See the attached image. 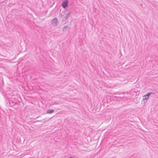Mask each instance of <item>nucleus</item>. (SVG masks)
<instances>
[{
	"instance_id": "f257e3e1",
	"label": "nucleus",
	"mask_w": 158,
	"mask_h": 158,
	"mask_svg": "<svg viewBox=\"0 0 158 158\" xmlns=\"http://www.w3.org/2000/svg\"><path fill=\"white\" fill-rule=\"evenodd\" d=\"M57 23V19L56 18L52 20L53 25H56Z\"/></svg>"
},
{
	"instance_id": "f03ea898",
	"label": "nucleus",
	"mask_w": 158,
	"mask_h": 158,
	"mask_svg": "<svg viewBox=\"0 0 158 158\" xmlns=\"http://www.w3.org/2000/svg\"><path fill=\"white\" fill-rule=\"evenodd\" d=\"M150 94L149 93L147 95H144L143 96V100H147L149 98V96Z\"/></svg>"
},
{
	"instance_id": "7ed1b4c3",
	"label": "nucleus",
	"mask_w": 158,
	"mask_h": 158,
	"mask_svg": "<svg viewBox=\"0 0 158 158\" xmlns=\"http://www.w3.org/2000/svg\"><path fill=\"white\" fill-rule=\"evenodd\" d=\"M68 4V2L67 1H65L62 3V6L64 8L66 7Z\"/></svg>"
},
{
	"instance_id": "20e7f679",
	"label": "nucleus",
	"mask_w": 158,
	"mask_h": 158,
	"mask_svg": "<svg viewBox=\"0 0 158 158\" xmlns=\"http://www.w3.org/2000/svg\"><path fill=\"white\" fill-rule=\"evenodd\" d=\"M53 112V110H49L47 111V113H52Z\"/></svg>"
}]
</instances>
